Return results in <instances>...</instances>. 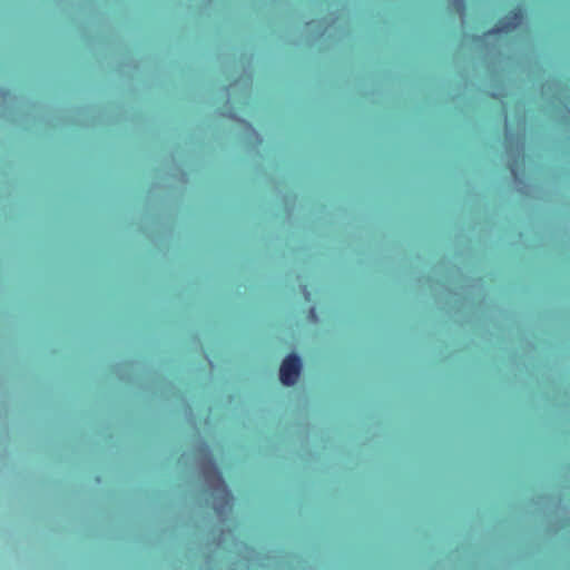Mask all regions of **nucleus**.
<instances>
[{
    "label": "nucleus",
    "mask_w": 570,
    "mask_h": 570,
    "mask_svg": "<svg viewBox=\"0 0 570 570\" xmlns=\"http://www.w3.org/2000/svg\"><path fill=\"white\" fill-rule=\"evenodd\" d=\"M219 499L228 500V499H235V498L229 490H224V493L220 495Z\"/></svg>",
    "instance_id": "obj_4"
},
{
    "label": "nucleus",
    "mask_w": 570,
    "mask_h": 570,
    "mask_svg": "<svg viewBox=\"0 0 570 570\" xmlns=\"http://www.w3.org/2000/svg\"><path fill=\"white\" fill-rule=\"evenodd\" d=\"M456 10L462 14L465 11V3L464 0H458L456 3Z\"/></svg>",
    "instance_id": "obj_3"
},
{
    "label": "nucleus",
    "mask_w": 570,
    "mask_h": 570,
    "mask_svg": "<svg viewBox=\"0 0 570 570\" xmlns=\"http://www.w3.org/2000/svg\"><path fill=\"white\" fill-rule=\"evenodd\" d=\"M520 19L521 12L514 11L512 12L511 17H507L504 19L499 20L494 28L490 30L488 33H509L517 27Z\"/></svg>",
    "instance_id": "obj_2"
},
{
    "label": "nucleus",
    "mask_w": 570,
    "mask_h": 570,
    "mask_svg": "<svg viewBox=\"0 0 570 570\" xmlns=\"http://www.w3.org/2000/svg\"><path fill=\"white\" fill-rule=\"evenodd\" d=\"M214 473L217 476L218 481L224 483L222 474H220V472L216 468H214Z\"/></svg>",
    "instance_id": "obj_5"
},
{
    "label": "nucleus",
    "mask_w": 570,
    "mask_h": 570,
    "mask_svg": "<svg viewBox=\"0 0 570 570\" xmlns=\"http://www.w3.org/2000/svg\"><path fill=\"white\" fill-rule=\"evenodd\" d=\"M301 372V358L296 354L287 355L279 367V380L282 384L292 386L296 383Z\"/></svg>",
    "instance_id": "obj_1"
},
{
    "label": "nucleus",
    "mask_w": 570,
    "mask_h": 570,
    "mask_svg": "<svg viewBox=\"0 0 570 570\" xmlns=\"http://www.w3.org/2000/svg\"><path fill=\"white\" fill-rule=\"evenodd\" d=\"M537 499L543 500V499H548V498L546 495H539Z\"/></svg>",
    "instance_id": "obj_6"
}]
</instances>
